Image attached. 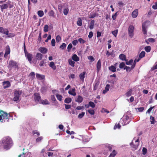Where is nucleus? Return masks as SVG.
Returning <instances> with one entry per match:
<instances>
[{"label":"nucleus","mask_w":157,"mask_h":157,"mask_svg":"<svg viewBox=\"0 0 157 157\" xmlns=\"http://www.w3.org/2000/svg\"><path fill=\"white\" fill-rule=\"evenodd\" d=\"M3 147L7 150L10 149L13 145V142L11 139L9 137L4 138L2 141Z\"/></svg>","instance_id":"1"},{"label":"nucleus","mask_w":157,"mask_h":157,"mask_svg":"<svg viewBox=\"0 0 157 157\" xmlns=\"http://www.w3.org/2000/svg\"><path fill=\"white\" fill-rule=\"evenodd\" d=\"M0 121L2 122H8L9 118L10 115L9 113L4 112L2 110H0Z\"/></svg>","instance_id":"2"},{"label":"nucleus","mask_w":157,"mask_h":157,"mask_svg":"<svg viewBox=\"0 0 157 157\" xmlns=\"http://www.w3.org/2000/svg\"><path fill=\"white\" fill-rule=\"evenodd\" d=\"M9 68L10 70L13 69L14 70L18 69V67L17 62L13 60L10 61L8 65Z\"/></svg>","instance_id":"3"},{"label":"nucleus","mask_w":157,"mask_h":157,"mask_svg":"<svg viewBox=\"0 0 157 157\" xmlns=\"http://www.w3.org/2000/svg\"><path fill=\"white\" fill-rule=\"evenodd\" d=\"M22 93V90H15L14 92V97L13 98V100L17 102L19 101L20 95Z\"/></svg>","instance_id":"4"},{"label":"nucleus","mask_w":157,"mask_h":157,"mask_svg":"<svg viewBox=\"0 0 157 157\" xmlns=\"http://www.w3.org/2000/svg\"><path fill=\"white\" fill-rule=\"evenodd\" d=\"M139 139H137L136 140L134 138V140H132V143L130 144L131 146L134 148L135 149H136L137 147L139 144Z\"/></svg>","instance_id":"5"},{"label":"nucleus","mask_w":157,"mask_h":157,"mask_svg":"<svg viewBox=\"0 0 157 157\" xmlns=\"http://www.w3.org/2000/svg\"><path fill=\"white\" fill-rule=\"evenodd\" d=\"M134 27L132 25L129 26L128 29V33L129 36L132 38L134 35Z\"/></svg>","instance_id":"6"},{"label":"nucleus","mask_w":157,"mask_h":157,"mask_svg":"<svg viewBox=\"0 0 157 157\" xmlns=\"http://www.w3.org/2000/svg\"><path fill=\"white\" fill-rule=\"evenodd\" d=\"M129 120V117L127 115H125L124 117V118L123 120H121L120 122H121L122 121H123L124 122V124H123V125H126L128 124L129 121L128 120Z\"/></svg>","instance_id":"7"},{"label":"nucleus","mask_w":157,"mask_h":157,"mask_svg":"<svg viewBox=\"0 0 157 157\" xmlns=\"http://www.w3.org/2000/svg\"><path fill=\"white\" fill-rule=\"evenodd\" d=\"M41 97L39 93H36L34 94V98L35 102L40 101Z\"/></svg>","instance_id":"8"},{"label":"nucleus","mask_w":157,"mask_h":157,"mask_svg":"<svg viewBox=\"0 0 157 157\" xmlns=\"http://www.w3.org/2000/svg\"><path fill=\"white\" fill-rule=\"evenodd\" d=\"M25 55L26 57L27 58L28 61L30 63H32V60L33 55L31 54L26 53L25 52Z\"/></svg>","instance_id":"9"},{"label":"nucleus","mask_w":157,"mask_h":157,"mask_svg":"<svg viewBox=\"0 0 157 157\" xmlns=\"http://www.w3.org/2000/svg\"><path fill=\"white\" fill-rule=\"evenodd\" d=\"M9 4H10V2H8L6 3L0 5L1 11L3 12L4 10L7 9L9 6Z\"/></svg>","instance_id":"10"},{"label":"nucleus","mask_w":157,"mask_h":157,"mask_svg":"<svg viewBox=\"0 0 157 157\" xmlns=\"http://www.w3.org/2000/svg\"><path fill=\"white\" fill-rule=\"evenodd\" d=\"M9 31L8 29L6 28L5 29L2 27L0 26V33H3L5 35H7Z\"/></svg>","instance_id":"11"},{"label":"nucleus","mask_w":157,"mask_h":157,"mask_svg":"<svg viewBox=\"0 0 157 157\" xmlns=\"http://www.w3.org/2000/svg\"><path fill=\"white\" fill-rule=\"evenodd\" d=\"M9 31L8 29L6 28L5 29L2 27L0 26V33H3L5 35H7Z\"/></svg>","instance_id":"12"},{"label":"nucleus","mask_w":157,"mask_h":157,"mask_svg":"<svg viewBox=\"0 0 157 157\" xmlns=\"http://www.w3.org/2000/svg\"><path fill=\"white\" fill-rule=\"evenodd\" d=\"M10 47L8 45L6 47L5 53L4 55V57L6 58L8 55L10 53Z\"/></svg>","instance_id":"13"},{"label":"nucleus","mask_w":157,"mask_h":157,"mask_svg":"<svg viewBox=\"0 0 157 157\" xmlns=\"http://www.w3.org/2000/svg\"><path fill=\"white\" fill-rule=\"evenodd\" d=\"M4 89H6L10 87V82L8 81H4L2 82Z\"/></svg>","instance_id":"14"},{"label":"nucleus","mask_w":157,"mask_h":157,"mask_svg":"<svg viewBox=\"0 0 157 157\" xmlns=\"http://www.w3.org/2000/svg\"><path fill=\"white\" fill-rule=\"evenodd\" d=\"M138 15V10L136 9L132 13V15L133 18H136Z\"/></svg>","instance_id":"15"},{"label":"nucleus","mask_w":157,"mask_h":157,"mask_svg":"<svg viewBox=\"0 0 157 157\" xmlns=\"http://www.w3.org/2000/svg\"><path fill=\"white\" fill-rule=\"evenodd\" d=\"M39 51L43 54H45L47 52V49L46 48L41 47L39 49Z\"/></svg>","instance_id":"16"},{"label":"nucleus","mask_w":157,"mask_h":157,"mask_svg":"<svg viewBox=\"0 0 157 157\" xmlns=\"http://www.w3.org/2000/svg\"><path fill=\"white\" fill-rule=\"evenodd\" d=\"M68 93L73 96H75L76 95V93L75 92V88H72L70 90L68 91Z\"/></svg>","instance_id":"17"},{"label":"nucleus","mask_w":157,"mask_h":157,"mask_svg":"<svg viewBox=\"0 0 157 157\" xmlns=\"http://www.w3.org/2000/svg\"><path fill=\"white\" fill-rule=\"evenodd\" d=\"M35 57L37 60H41L43 57V55L40 53H37Z\"/></svg>","instance_id":"18"},{"label":"nucleus","mask_w":157,"mask_h":157,"mask_svg":"<svg viewBox=\"0 0 157 157\" xmlns=\"http://www.w3.org/2000/svg\"><path fill=\"white\" fill-rule=\"evenodd\" d=\"M36 77L39 80H41L44 79L45 78L44 75H41L39 74H36Z\"/></svg>","instance_id":"19"},{"label":"nucleus","mask_w":157,"mask_h":157,"mask_svg":"<svg viewBox=\"0 0 157 157\" xmlns=\"http://www.w3.org/2000/svg\"><path fill=\"white\" fill-rule=\"evenodd\" d=\"M98 72H99L101 68V61L100 59L98 60L96 65Z\"/></svg>","instance_id":"20"},{"label":"nucleus","mask_w":157,"mask_h":157,"mask_svg":"<svg viewBox=\"0 0 157 157\" xmlns=\"http://www.w3.org/2000/svg\"><path fill=\"white\" fill-rule=\"evenodd\" d=\"M75 62L78 61L79 60V58L76 54H74L71 58Z\"/></svg>","instance_id":"21"},{"label":"nucleus","mask_w":157,"mask_h":157,"mask_svg":"<svg viewBox=\"0 0 157 157\" xmlns=\"http://www.w3.org/2000/svg\"><path fill=\"white\" fill-rule=\"evenodd\" d=\"M86 72L84 71L83 72L81 73L79 75V77L80 79L82 80V81L84 80V78H85V74Z\"/></svg>","instance_id":"22"},{"label":"nucleus","mask_w":157,"mask_h":157,"mask_svg":"<svg viewBox=\"0 0 157 157\" xmlns=\"http://www.w3.org/2000/svg\"><path fill=\"white\" fill-rule=\"evenodd\" d=\"M95 21L94 20H92L90 23L89 26L90 29H92L94 28Z\"/></svg>","instance_id":"23"},{"label":"nucleus","mask_w":157,"mask_h":157,"mask_svg":"<svg viewBox=\"0 0 157 157\" xmlns=\"http://www.w3.org/2000/svg\"><path fill=\"white\" fill-rule=\"evenodd\" d=\"M83 100L82 97L80 95H78V98L76 99L75 101L78 103H81Z\"/></svg>","instance_id":"24"},{"label":"nucleus","mask_w":157,"mask_h":157,"mask_svg":"<svg viewBox=\"0 0 157 157\" xmlns=\"http://www.w3.org/2000/svg\"><path fill=\"white\" fill-rule=\"evenodd\" d=\"M49 66L53 70H55L56 68V66L53 62H50Z\"/></svg>","instance_id":"25"},{"label":"nucleus","mask_w":157,"mask_h":157,"mask_svg":"<svg viewBox=\"0 0 157 157\" xmlns=\"http://www.w3.org/2000/svg\"><path fill=\"white\" fill-rule=\"evenodd\" d=\"M39 103L44 105H48L49 104L48 101L46 99L45 100H40V101Z\"/></svg>","instance_id":"26"},{"label":"nucleus","mask_w":157,"mask_h":157,"mask_svg":"<svg viewBox=\"0 0 157 157\" xmlns=\"http://www.w3.org/2000/svg\"><path fill=\"white\" fill-rule=\"evenodd\" d=\"M68 62L70 65L72 67H74L75 66V62L72 61L71 59H69Z\"/></svg>","instance_id":"27"},{"label":"nucleus","mask_w":157,"mask_h":157,"mask_svg":"<svg viewBox=\"0 0 157 157\" xmlns=\"http://www.w3.org/2000/svg\"><path fill=\"white\" fill-rule=\"evenodd\" d=\"M142 29L144 33L145 34L147 33L146 27L145 25V24L143 23L142 25Z\"/></svg>","instance_id":"28"},{"label":"nucleus","mask_w":157,"mask_h":157,"mask_svg":"<svg viewBox=\"0 0 157 157\" xmlns=\"http://www.w3.org/2000/svg\"><path fill=\"white\" fill-rule=\"evenodd\" d=\"M77 24L79 26H81L82 25V21L80 18H78V20L77 22Z\"/></svg>","instance_id":"29"},{"label":"nucleus","mask_w":157,"mask_h":157,"mask_svg":"<svg viewBox=\"0 0 157 157\" xmlns=\"http://www.w3.org/2000/svg\"><path fill=\"white\" fill-rule=\"evenodd\" d=\"M119 57L122 60H126V56L123 54H121L119 55Z\"/></svg>","instance_id":"30"},{"label":"nucleus","mask_w":157,"mask_h":157,"mask_svg":"<svg viewBox=\"0 0 157 157\" xmlns=\"http://www.w3.org/2000/svg\"><path fill=\"white\" fill-rule=\"evenodd\" d=\"M37 14L39 17H41L44 15V13L42 10H39L37 12Z\"/></svg>","instance_id":"31"},{"label":"nucleus","mask_w":157,"mask_h":157,"mask_svg":"<svg viewBox=\"0 0 157 157\" xmlns=\"http://www.w3.org/2000/svg\"><path fill=\"white\" fill-rule=\"evenodd\" d=\"M96 16V14L95 13L92 12L89 16V18H94Z\"/></svg>","instance_id":"32"},{"label":"nucleus","mask_w":157,"mask_h":157,"mask_svg":"<svg viewBox=\"0 0 157 157\" xmlns=\"http://www.w3.org/2000/svg\"><path fill=\"white\" fill-rule=\"evenodd\" d=\"M72 101L71 98H66L64 100V102L66 103H69Z\"/></svg>","instance_id":"33"},{"label":"nucleus","mask_w":157,"mask_h":157,"mask_svg":"<svg viewBox=\"0 0 157 157\" xmlns=\"http://www.w3.org/2000/svg\"><path fill=\"white\" fill-rule=\"evenodd\" d=\"M109 70L113 72H115L116 71V68L113 66H111L109 67Z\"/></svg>","instance_id":"34"},{"label":"nucleus","mask_w":157,"mask_h":157,"mask_svg":"<svg viewBox=\"0 0 157 157\" xmlns=\"http://www.w3.org/2000/svg\"><path fill=\"white\" fill-rule=\"evenodd\" d=\"M56 96L58 100H59L60 101H61L62 100L63 97L61 95L56 94Z\"/></svg>","instance_id":"35"},{"label":"nucleus","mask_w":157,"mask_h":157,"mask_svg":"<svg viewBox=\"0 0 157 157\" xmlns=\"http://www.w3.org/2000/svg\"><path fill=\"white\" fill-rule=\"evenodd\" d=\"M69 10L68 8H65L63 9V13L64 14L66 15H67L69 12Z\"/></svg>","instance_id":"36"},{"label":"nucleus","mask_w":157,"mask_h":157,"mask_svg":"<svg viewBox=\"0 0 157 157\" xmlns=\"http://www.w3.org/2000/svg\"><path fill=\"white\" fill-rule=\"evenodd\" d=\"M117 154L116 152L113 150V152L110 154L109 157H114Z\"/></svg>","instance_id":"37"},{"label":"nucleus","mask_w":157,"mask_h":157,"mask_svg":"<svg viewBox=\"0 0 157 157\" xmlns=\"http://www.w3.org/2000/svg\"><path fill=\"white\" fill-rule=\"evenodd\" d=\"M29 76L32 79H33L35 78V73L33 72H32L30 73L29 75Z\"/></svg>","instance_id":"38"},{"label":"nucleus","mask_w":157,"mask_h":157,"mask_svg":"<svg viewBox=\"0 0 157 157\" xmlns=\"http://www.w3.org/2000/svg\"><path fill=\"white\" fill-rule=\"evenodd\" d=\"M133 69L132 68V66L130 67L125 66L124 68V69H126L127 71H130Z\"/></svg>","instance_id":"39"},{"label":"nucleus","mask_w":157,"mask_h":157,"mask_svg":"<svg viewBox=\"0 0 157 157\" xmlns=\"http://www.w3.org/2000/svg\"><path fill=\"white\" fill-rule=\"evenodd\" d=\"M145 52L144 51H142L140 53L139 55V57L141 59L144 57L145 55Z\"/></svg>","instance_id":"40"},{"label":"nucleus","mask_w":157,"mask_h":157,"mask_svg":"<svg viewBox=\"0 0 157 157\" xmlns=\"http://www.w3.org/2000/svg\"><path fill=\"white\" fill-rule=\"evenodd\" d=\"M144 49L145 51L147 52H149L150 51L151 49V47L150 46H147L145 47Z\"/></svg>","instance_id":"41"},{"label":"nucleus","mask_w":157,"mask_h":157,"mask_svg":"<svg viewBox=\"0 0 157 157\" xmlns=\"http://www.w3.org/2000/svg\"><path fill=\"white\" fill-rule=\"evenodd\" d=\"M118 32V30L116 29L114 31H112V33L116 37Z\"/></svg>","instance_id":"42"},{"label":"nucleus","mask_w":157,"mask_h":157,"mask_svg":"<svg viewBox=\"0 0 157 157\" xmlns=\"http://www.w3.org/2000/svg\"><path fill=\"white\" fill-rule=\"evenodd\" d=\"M89 104L90 106L92 108H94L95 106V105L93 102L91 101H90L89 102Z\"/></svg>","instance_id":"43"},{"label":"nucleus","mask_w":157,"mask_h":157,"mask_svg":"<svg viewBox=\"0 0 157 157\" xmlns=\"http://www.w3.org/2000/svg\"><path fill=\"white\" fill-rule=\"evenodd\" d=\"M125 61H126V63L127 65H131L133 62V60L132 59L128 61L127 60H125Z\"/></svg>","instance_id":"44"},{"label":"nucleus","mask_w":157,"mask_h":157,"mask_svg":"<svg viewBox=\"0 0 157 157\" xmlns=\"http://www.w3.org/2000/svg\"><path fill=\"white\" fill-rule=\"evenodd\" d=\"M132 90H129L128 92H127L126 94V95L127 97L130 96L131 95L132 93Z\"/></svg>","instance_id":"45"},{"label":"nucleus","mask_w":157,"mask_h":157,"mask_svg":"<svg viewBox=\"0 0 157 157\" xmlns=\"http://www.w3.org/2000/svg\"><path fill=\"white\" fill-rule=\"evenodd\" d=\"M85 113L84 112H82L81 113L79 114L78 116V118L79 119L82 118V117L84 116Z\"/></svg>","instance_id":"46"},{"label":"nucleus","mask_w":157,"mask_h":157,"mask_svg":"<svg viewBox=\"0 0 157 157\" xmlns=\"http://www.w3.org/2000/svg\"><path fill=\"white\" fill-rule=\"evenodd\" d=\"M48 30V25H46L44 27V31L45 32H47Z\"/></svg>","instance_id":"47"},{"label":"nucleus","mask_w":157,"mask_h":157,"mask_svg":"<svg viewBox=\"0 0 157 157\" xmlns=\"http://www.w3.org/2000/svg\"><path fill=\"white\" fill-rule=\"evenodd\" d=\"M45 60L44 59H42L39 63V66L40 67H42L44 66V64L45 63Z\"/></svg>","instance_id":"48"},{"label":"nucleus","mask_w":157,"mask_h":157,"mask_svg":"<svg viewBox=\"0 0 157 157\" xmlns=\"http://www.w3.org/2000/svg\"><path fill=\"white\" fill-rule=\"evenodd\" d=\"M47 90V87L45 86H42L41 89V91L42 93L45 92Z\"/></svg>","instance_id":"49"},{"label":"nucleus","mask_w":157,"mask_h":157,"mask_svg":"<svg viewBox=\"0 0 157 157\" xmlns=\"http://www.w3.org/2000/svg\"><path fill=\"white\" fill-rule=\"evenodd\" d=\"M87 111L91 115H93L94 114V111L93 109H89Z\"/></svg>","instance_id":"50"},{"label":"nucleus","mask_w":157,"mask_h":157,"mask_svg":"<svg viewBox=\"0 0 157 157\" xmlns=\"http://www.w3.org/2000/svg\"><path fill=\"white\" fill-rule=\"evenodd\" d=\"M72 45L70 43L69 44L67 47V51L68 52L70 51L71 48H72Z\"/></svg>","instance_id":"51"},{"label":"nucleus","mask_w":157,"mask_h":157,"mask_svg":"<svg viewBox=\"0 0 157 157\" xmlns=\"http://www.w3.org/2000/svg\"><path fill=\"white\" fill-rule=\"evenodd\" d=\"M43 139V137L42 136H40L39 137H38L36 139V142H40Z\"/></svg>","instance_id":"52"},{"label":"nucleus","mask_w":157,"mask_h":157,"mask_svg":"<svg viewBox=\"0 0 157 157\" xmlns=\"http://www.w3.org/2000/svg\"><path fill=\"white\" fill-rule=\"evenodd\" d=\"M78 41L81 43V44H84L85 43L86 41L83 40L82 38H80L78 39Z\"/></svg>","instance_id":"53"},{"label":"nucleus","mask_w":157,"mask_h":157,"mask_svg":"<svg viewBox=\"0 0 157 157\" xmlns=\"http://www.w3.org/2000/svg\"><path fill=\"white\" fill-rule=\"evenodd\" d=\"M7 35H8V36L7 37L8 38L12 37H14L15 35L14 33H9V32L8 33V34Z\"/></svg>","instance_id":"54"},{"label":"nucleus","mask_w":157,"mask_h":157,"mask_svg":"<svg viewBox=\"0 0 157 157\" xmlns=\"http://www.w3.org/2000/svg\"><path fill=\"white\" fill-rule=\"evenodd\" d=\"M150 119L151 120V124H154L155 119H154V117H153L151 116L150 117Z\"/></svg>","instance_id":"55"},{"label":"nucleus","mask_w":157,"mask_h":157,"mask_svg":"<svg viewBox=\"0 0 157 157\" xmlns=\"http://www.w3.org/2000/svg\"><path fill=\"white\" fill-rule=\"evenodd\" d=\"M66 44L64 43H63L62 44V45L60 46V48L62 49L63 50L66 47Z\"/></svg>","instance_id":"56"},{"label":"nucleus","mask_w":157,"mask_h":157,"mask_svg":"<svg viewBox=\"0 0 157 157\" xmlns=\"http://www.w3.org/2000/svg\"><path fill=\"white\" fill-rule=\"evenodd\" d=\"M56 40L57 42H59L61 40V38L60 36L59 35L57 36H56Z\"/></svg>","instance_id":"57"},{"label":"nucleus","mask_w":157,"mask_h":157,"mask_svg":"<svg viewBox=\"0 0 157 157\" xmlns=\"http://www.w3.org/2000/svg\"><path fill=\"white\" fill-rule=\"evenodd\" d=\"M88 59L90 60L91 61V62L93 61L94 60V58L93 56H89L88 57Z\"/></svg>","instance_id":"58"},{"label":"nucleus","mask_w":157,"mask_h":157,"mask_svg":"<svg viewBox=\"0 0 157 157\" xmlns=\"http://www.w3.org/2000/svg\"><path fill=\"white\" fill-rule=\"evenodd\" d=\"M118 12H117L115 14L112 15V18L113 20H115L116 19V17L118 15Z\"/></svg>","instance_id":"59"},{"label":"nucleus","mask_w":157,"mask_h":157,"mask_svg":"<svg viewBox=\"0 0 157 157\" xmlns=\"http://www.w3.org/2000/svg\"><path fill=\"white\" fill-rule=\"evenodd\" d=\"M125 64L124 62H122L120 63L119 65V67L120 68H123L124 67Z\"/></svg>","instance_id":"60"},{"label":"nucleus","mask_w":157,"mask_h":157,"mask_svg":"<svg viewBox=\"0 0 157 157\" xmlns=\"http://www.w3.org/2000/svg\"><path fill=\"white\" fill-rule=\"evenodd\" d=\"M51 44L52 46H55V40L54 39H52L51 41Z\"/></svg>","instance_id":"61"},{"label":"nucleus","mask_w":157,"mask_h":157,"mask_svg":"<svg viewBox=\"0 0 157 157\" xmlns=\"http://www.w3.org/2000/svg\"><path fill=\"white\" fill-rule=\"evenodd\" d=\"M49 14L50 16L54 17V12L52 10H51L49 12Z\"/></svg>","instance_id":"62"},{"label":"nucleus","mask_w":157,"mask_h":157,"mask_svg":"<svg viewBox=\"0 0 157 157\" xmlns=\"http://www.w3.org/2000/svg\"><path fill=\"white\" fill-rule=\"evenodd\" d=\"M63 6L61 5H59L58 6V9L59 10V11L60 12H62V10L63 8Z\"/></svg>","instance_id":"63"},{"label":"nucleus","mask_w":157,"mask_h":157,"mask_svg":"<svg viewBox=\"0 0 157 157\" xmlns=\"http://www.w3.org/2000/svg\"><path fill=\"white\" fill-rule=\"evenodd\" d=\"M152 7L154 9H157V2H155V5L152 6Z\"/></svg>","instance_id":"64"}]
</instances>
